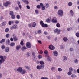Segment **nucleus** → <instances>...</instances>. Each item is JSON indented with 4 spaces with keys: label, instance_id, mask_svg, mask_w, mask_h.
<instances>
[{
    "label": "nucleus",
    "instance_id": "2f4dec72",
    "mask_svg": "<svg viewBox=\"0 0 79 79\" xmlns=\"http://www.w3.org/2000/svg\"><path fill=\"white\" fill-rule=\"evenodd\" d=\"M6 24V21H4L2 23V24L3 26H5Z\"/></svg>",
    "mask_w": 79,
    "mask_h": 79
},
{
    "label": "nucleus",
    "instance_id": "aec40b11",
    "mask_svg": "<svg viewBox=\"0 0 79 79\" xmlns=\"http://www.w3.org/2000/svg\"><path fill=\"white\" fill-rule=\"evenodd\" d=\"M9 50H10V48H9V47H7L5 49V52H8Z\"/></svg>",
    "mask_w": 79,
    "mask_h": 79
},
{
    "label": "nucleus",
    "instance_id": "ea45409f",
    "mask_svg": "<svg viewBox=\"0 0 79 79\" xmlns=\"http://www.w3.org/2000/svg\"><path fill=\"white\" fill-rule=\"evenodd\" d=\"M25 68L27 70H29V69L30 68L29 66H25Z\"/></svg>",
    "mask_w": 79,
    "mask_h": 79
},
{
    "label": "nucleus",
    "instance_id": "0eeeda50",
    "mask_svg": "<svg viewBox=\"0 0 79 79\" xmlns=\"http://www.w3.org/2000/svg\"><path fill=\"white\" fill-rule=\"evenodd\" d=\"M44 65H37L36 67V68L37 69L40 70L41 69H44Z\"/></svg>",
    "mask_w": 79,
    "mask_h": 79
},
{
    "label": "nucleus",
    "instance_id": "1a4fd4ad",
    "mask_svg": "<svg viewBox=\"0 0 79 79\" xmlns=\"http://www.w3.org/2000/svg\"><path fill=\"white\" fill-rule=\"evenodd\" d=\"M17 27L18 26H17V25L15 24L14 25H13V26L11 27L10 29H17Z\"/></svg>",
    "mask_w": 79,
    "mask_h": 79
},
{
    "label": "nucleus",
    "instance_id": "423d86ee",
    "mask_svg": "<svg viewBox=\"0 0 79 79\" xmlns=\"http://www.w3.org/2000/svg\"><path fill=\"white\" fill-rule=\"evenodd\" d=\"M52 55L53 56H57L58 55V53L56 51H53Z\"/></svg>",
    "mask_w": 79,
    "mask_h": 79
},
{
    "label": "nucleus",
    "instance_id": "20e7f679",
    "mask_svg": "<svg viewBox=\"0 0 79 79\" xmlns=\"http://www.w3.org/2000/svg\"><path fill=\"white\" fill-rule=\"evenodd\" d=\"M40 23L43 27H47L48 26L47 24H45L42 21H40Z\"/></svg>",
    "mask_w": 79,
    "mask_h": 79
},
{
    "label": "nucleus",
    "instance_id": "37998d69",
    "mask_svg": "<svg viewBox=\"0 0 79 79\" xmlns=\"http://www.w3.org/2000/svg\"><path fill=\"white\" fill-rule=\"evenodd\" d=\"M9 31V29L8 28H6L5 30V32H8Z\"/></svg>",
    "mask_w": 79,
    "mask_h": 79
},
{
    "label": "nucleus",
    "instance_id": "c85d7f7f",
    "mask_svg": "<svg viewBox=\"0 0 79 79\" xmlns=\"http://www.w3.org/2000/svg\"><path fill=\"white\" fill-rule=\"evenodd\" d=\"M36 26V23L35 22H33L32 24V27H35Z\"/></svg>",
    "mask_w": 79,
    "mask_h": 79
},
{
    "label": "nucleus",
    "instance_id": "6ab92c4d",
    "mask_svg": "<svg viewBox=\"0 0 79 79\" xmlns=\"http://www.w3.org/2000/svg\"><path fill=\"white\" fill-rule=\"evenodd\" d=\"M44 5L46 8H48V7H49V4L48 3H45Z\"/></svg>",
    "mask_w": 79,
    "mask_h": 79
},
{
    "label": "nucleus",
    "instance_id": "393cba45",
    "mask_svg": "<svg viewBox=\"0 0 79 79\" xmlns=\"http://www.w3.org/2000/svg\"><path fill=\"white\" fill-rule=\"evenodd\" d=\"M5 42V39H3L0 41V43L1 44H2L3 42Z\"/></svg>",
    "mask_w": 79,
    "mask_h": 79
},
{
    "label": "nucleus",
    "instance_id": "b1692460",
    "mask_svg": "<svg viewBox=\"0 0 79 79\" xmlns=\"http://www.w3.org/2000/svg\"><path fill=\"white\" fill-rule=\"evenodd\" d=\"M25 55H26L27 57H29L30 56V53H29V52H27L26 53Z\"/></svg>",
    "mask_w": 79,
    "mask_h": 79
},
{
    "label": "nucleus",
    "instance_id": "13d9d810",
    "mask_svg": "<svg viewBox=\"0 0 79 79\" xmlns=\"http://www.w3.org/2000/svg\"><path fill=\"white\" fill-rule=\"evenodd\" d=\"M35 12L36 14L39 13V10H36L35 11Z\"/></svg>",
    "mask_w": 79,
    "mask_h": 79
},
{
    "label": "nucleus",
    "instance_id": "cd10ccee",
    "mask_svg": "<svg viewBox=\"0 0 79 79\" xmlns=\"http://www.w3.org/2000/svg\"><path fill=\"white\" fill-rule=\"evenodd\" d=\"M57 70L59 72H61L62 71V69L61 68H59L57 69Z\"/></svg>",
    "mask_w": 79,
    "mask_h": 79
},
{
    "label": "nucleus",
    "instance_id": "052dcab7",
    "mask_svg": "<svg viewBox=\"0 0 79 79\" xmlns=\"http://www.w3.org/2000/svg\"><path fill=\"white\" fill-rule=\"evenodd\" d=\"M26 7L27 8V9H28L29 10L30 9V7H29V6L28 5Z\"/></svg>",
    "mask_w": 79,
    "mask_h": 79
},
{
    "label": "nucleus",
    "instance_id": "58836bf2",
    "mask_svg": "<svg viewBox=\"0 0 79 79\" xmlns=\"http://www.w3.org/2000/svg\"><path fill=\"white\" fill-rule=\"evenodd\" d=\"M76 35L77 37H79V33L77 32L76 34Z\"/></svg>",
    "mask_w": 79,
    "mask_h": 79
},
{
    "label": "nucleus",
    "instance_id": "7ed1b4c3",
    "mask_svg": "<svg viewBox=\"0 0 79 79\" xmlns=\"http://www.w3.org/2000/svg\"><path fill=\"white\" fill-rule=\"evenodd\" d=\"M51 22L54 23H57L58 21H57V18L56 17H54L52 18Z\"/></svg>",
    "mask_w": 79,
    "mask_h": 79
},
{
    "label": "nucleus",
    "instance_id": "39448f33",
    "mask_svg": "<svg viewBox=\"0 0 79 79\" xmlns=\"http://www.w3.org/2000/svg\"><path fill=\"white\" fill-rule=\"evenodd\" d=\"M54 32L55 33H56V34H60V33L61 32V29H59L58 28H56L55 30H54Z\"/></svg>",
    "mask_w": 79,
    "mask_h": 79
},
{
    "label": "nucleus",
    "instance_id": "c9c22d12",
    "mask_svg": "<svg viewBox=\"0 0 79 79\" xmlns=\"http://www.w3.org/2000/svg\"><path fill=\"white\" fill-rule=\"evenodd\" d=\"M55 67H52L51 68V71H54V70H55Z\"/></svg>",
    "mask_w": 79,
    "mask_h": 79
},
{
    "label": "nucleus",
    "instance_id": "6e6552de",
    "mask_svg": "<svg viewBox=\"0 0 79 79\" xmlns=\"http://www.w3.org/2000/svg\"><path fill=\"white\" fill-rule=\"evenodd\" d=\"M26 47H27V48H30L31 47V43L29 42H27L26 44Z\"/></svg>",
    "mask_w": 79,
    "mask_h": 79
},
{
    "label": "nucleus",
    "instance_id": "f8f14e48",
    "mask_svg": "<svg viewBox=\"0 0 79 79\" xmlns=\"http://www.w3.org/2000/svg\"><path fill=\"white\" fill-rule=\"evenodd\" d=\"M22 70L23 69H22V67H19L17 69V71L18 72H19V73H21V72L22 71Z\"/></svg>",
    "mask_w": 79,
    "mask_h": 79
},
{
    "label": "nucleus",
    "instance_id": "49530a36",
    "mask_svg": "<svg viewBox=\"0 0 79 79\" xmlns=\"http://www.w3.org/2000/svg\"><path fill=\"white\" fill-rule=\"evenodd\" d=\"M6 37L7 38H8L9 37H10V34H7L6 35Z\"/></svg>",
    "mask_w": 79,
    "mask_h": 79
},
{
    "label": "nucleus",
    "instance_id": "6e6d98bb",
    "mask_svg": "<svg viewBox=\"0 0 79 79\" xmlns=\"http://www.w3.org/2000/svg\"><path fill=\"white\" fill-rule=\"evenodd\" d=\"M38 58H39V59H40V58H42V56L41 55H39L38 56Z\"/></svg>",
    "mask_w": 79,
    "mask_h": 79
},
{
    "label": "nucleus",
    "instance_id": "de8ad7c7",
    "mask_svg": "<svg viewBox=\"0 0 79 79\" xmlns=\"http://www.w3.org/2000/svg\"><path fill=\"white\" fill-rule=\"evenodd\" d=\"M56 26L57 27H60V25L59 23H57L56 24Z\"/></svg>",
    "mask_w": 79,
    "mask_h": 79
},
{
    "label": "nucleus",
    "instance_id": "69168bd1",
    "mask_svg": "<svg viewBox=\"0 0 79 79\" xmlns=\"http://www.w3.org/2000/svg\"><path fill=\"white\" fill-rule=\"evenodd\" d=\"M37 7L38 9L40 8V6L38 5L37 6Z\"/></svg>",
    "mask_w": 79,
    "mask_h": 79
},
{
    "label": "nucleus",
    "instance_id": "774afa93",
    "mask_svg": "<svg viewBox=\"0 0 79 79\" xmlns=\"http://www.w3.org/2000/svg\"><path fill=\"white\" fill-rule=\"evenodd\" d=\"M77 5H79V0L77 1Z\"/></svg>",
    "mask_w": 79,
    "mask_h": 79
},
{
    "label": "nucleus",
    "instance_id": "bb28decb",
    "mask_svg": "<svg viewBox=\"0 0 79 79\" xmlns=\"http://www.w3.org/2000/svg\"><path fill=\"white\" fill-rule=\"evenodd\" d=\"M13 40L14 41H17L18 40V38L16 36H14L13 37Z\"/></svg>",
    "mask_w": 79,
    "mask_h": 79
},
{
    "label": "nucleus",
    "instance_id": "f704fd0d",
    "mask_svg": "<svg viewBox=\"0 0 79 79\" xmlns=\"http://www.w3.org/2000/svg\"><path fill=\"white\" fill-rule=\"evenodd\" d=\"M39 63L41 64V65H43L44 64V62L43 61H40Z\"/></svg>",
    "mask_w": 79,
    "mask_h": 79
},
{
    "label": "nucleus",
    "instance_id": "0e129e2a",
    "mask_svg": "<svg viewBox=\"0 0 79 79\" xmlns=\"http://www.w3.org/2000/svg\"><path fill=\"white\" fill-rule=\"evenodd\" d=\"M44 53L45 54H47V53H48V52L47 51H45L44 52Z\"/></svg>",
    "mask_w": 79,
    "mask_h": 79
},
{
    "label": "nucleus",
    "instance_id": "dca6fc26",
    "mask_svg": "<svg viewBox=\"0 0 79 79\" xmlns=\"http://www.w3.org/2000/svg\"><path fill=\"white\" fill-rule=\"evenodd\" d=\"M67 60V57L66 56H64L63 57V61L64 62H65Z\"/></svg>",
    "mask_w": 79,
    "mask_h": 79
},
{
    "label": "nucleus",
    "instance_id": "2eb2a0df",
    "mask_svg": "<svg viewBox=\"0 0 79 79\" xmlns=\"http://www.w3.org/2000/svg\"><path fill=\"white\" fill-rule=\"evenodd\" d=\"M70 13L71 16H73L74 15V12L72 10H70Z\"/></svg>",
    "mask_w": 79,
    "mask_h": 79
},
{
    "label": "nucleus",
    "instance_id": "a18cd8bd",
    "mask_svg": "<svg viewBox=\"0 0 79 79\" xmlns=\"http://www.w3.org/2000/svg\"><path fill=\"white\" fill-rule=\"evenodd\" d=\"M10 15H11V16L12 15H13V12L12 11H10Z\"/></svg>",
    "mask_w": 79,
    "mask_h": 79
},
{
    "label": "nucleus",
    "instance_id": "5fc2aeb1",
    "mask_svg": "<svg viewBox=\"0 0 79 79\" xmlns=\"http://www.w3.org/2000/svg\"><path fill=\"white\" fill-rule=\"evenodd\" d=\"M1 48L2 49H5V46L4 45H3L2 46Z\"/></svg>",
    "mask_w": 79,
    "mask_h": 79
},
{
    "label": "nucleus",
    "instance_id": "680f3d73",
    "mask_svg": "<svg viewBox=\"0 0 79 79\" xmlns=\"http://www.w3.org/2000/svg\"><path fill=\"white\" fill-rule=\"evenodd\" d=\"M60 48L61 49H63V48H63V46H60Z\"/></svg>",
    "mask_w": 79,
    "mask_h": 79
},
{
    "label": "nucleus",
    "instance_id": "338daca9",
    "mask_svg": "<svg viewBox=\"0 0 79 79\" xmlns=\"http://www.w3.org/2000/svg\"><path fill=\"white\" fill-rule=\"evenodd\" d=\"M15 23L16 24H18L19 23V21L18 20H16L15 21Z\"/></svg>",
    "mask_w": 79,
    "mask_h": 79
},
{
    "label": "nucleus",
    "instance_id": "5701e85b",
    "mask_svg": "<svg viewBox=\"0 0 79 79\" xmlns=\"http://www.w3.org/2000/svg\"><path fill=\"white\" fill-rule=\"evenodd\" d=\"M47 61H51V58L50 57L48 56V58H47Z\"/></svg>",
    "mask_w": 79,
    "mask_h": 79
},
{
    "label": "nucleus",
    "instance_id": "4be33fe9",
    "mask_svg": "<svg viewBox=\"0 0 79 79\" xmlns=\"http://www.w3.org/2000/svg\"><path fill=\"white\" fill-rule=\"evenodd\" d=\"M27 48H26V47L25 46H23L22 48V51H24L25 50H26Z\"/></svg>",
    "mask_w": 79,
    "mask_h": 79
},
{
    "label": "nucleus",
    "instance_id": "9b49d317",
    "mask_svg": "<svg viewBox=\"0 0 79 79\" xmlns=\"http://www.w3.org/2000/svg\"><path fill=\"white\" fill-rule=\"evenodd\" d=\"M40 5L42 7V10H45V6H44V5L42 3H40Z\"/></svg>",
    "mask_w": 79,
    "mask_h": 79
},
{
    "label": "nucleus",
    "instance_id": "a19ab883",
    "mask_svg": "<svg viewBox=\"0 0 79 79\" xmlns=\"http://www.w3.org/2000/svg\"><path fill=\"white\" fill-rule=\"evenodd\" d=\"M16 18L17 19H20V18H21V17L19 15H17L16 16Z\"/></svg>",
    "mask_w": 79,
    "mask_h": 79
},
{
    "label": "nucleus",
    "instance_id": "9d476101",
    "mask_svg": "<svg viewBox=\"0 0 79 79\" xmlns=\"http://www.w3.org/2000/svg\"><path fill=\"white\" fill-rule=\"evenodd\" d=\"M49 48L51 50H53L55 49V47L53 45H50L49 46Z\"/></svg>",
    "mask_w": 79,
    "mask_h": 79
},
{
    "label": "nucleus",
    "instance_id": "e2e57ef3",
    "mask_svg": "<svg viewBox=\"0 0 79 79\" xmlns=\"http://www.w3.org/2000/svg\"><path fill=\"white\" fill-rule=\"evenodd\" d=\"M28 26L29 27H32V26H31V24L30 23L28 24Z\"/></svg>",
    "mask_w": 79,
    "mask_h": 79
},
{
    "label": "nucleus",
    "instance_id": "603ef678",
    "mask_svg": "<svg viewBox=\"0 0 79 79\" xmlns=\"http://www.w3.org/2000/svg\"><path fill=\"white\" fill-rule=\"evenodd\" d=\"M41 32H42V31L40 30H38V34H41Z\"/></svg>",
    "mask_w": 79,
    "mask_h": 79
},
{
    "label": "nucleus",
    "instance_id": "473e14b6",
    "mask_svg": "<svg viewBox=\"0 0 79 79\" xmlns=\"http://www.w3.org/2000/svg\"><path fill=\"white\" fill-rule=\"evenodd\" d=\"M67 74L69 76H70L72 74V72H70L69 71L68 73H67Z\"/></svg>",
    "mask_w": 79,
    "mask_h": 79
},
{
    "label": "nucleus",
    "instance_id": "f257e3e1",
    "mask_svg": "<svg viewBox=\"0 0 79 79\" xmlns=\"http://www.w3.org/2000/svg\"><path fill=\"white\" fill-rule=\"evenodd\" d=\"M0 65L2 64V63H3L5 62V59L6 58V56H0Z\"/></svg>",
    "mask_w": 79,
    "mask_h": 79
},
{
    "label": "nucleus",
    "instance_id": "09e8293b",
    "mask_svg": "<svg viewBox=\"0 0 79 79\" xmlns=\"http://www.w3.org/2000/svg\"><path fill=\"white\" fill-rule=\"evenodd\" d=\"M69 50L71 52H73V51H74V49L73 48H70Z\"/></svg>",
    "mask_w": 79,
    "mask_h": 79
},
{
    "label": "nucleus",
    "instance_id": "79ce46f5",
    "mask_svg": "<svg viewBox=\"0 0 79 79\" xmlns=\"http://www.w3.org/2000/svg\"><path fill=\"white\" fill-rule=\"evenodd\" d=\"M56 77L57 79H61V76L60 75H57L56 76Z\"/></svg>",
    "mask_w": 79,
    "mask_h": 79
},
{
    "label": "nucleus",
    "instance_id": "72a5a7b5",
    "mask_svg": "<svg viewBox=\"0 0 79 79\" xmlns=\"http://www.w3.org/2000/svg\"><path fill=\"white\" fill-rule=\"evenodd\" d=\"M72 4H73L72 3V2H69L68 3V5L69 6H72Z\"/></svg>",
    "mask_w": 79,
    "mask_h": 79
},
{
    "label": "nucleus",
    "instance_id": "e433bc0d",
    "mask_svg": "<svg viewBox=\"0 0 79 79\" xmlns=\"http://www.w3.org/2000/svg\"><path fill=\"white\" fill-rule=\"evenodd\" d=\"M74 61L75 63H78V60L77 59H75Z\"/></svg>",
    "mask_w": 79,
    "mask_h": 79
},
{
    "label": "nucleus",
    "instance_id": "412c9836",
    "mask_svg": "<svg viewBox=\"0 0 79 79\" xmlns=\"http://www.w3.org/2000/svg\"><path fill=\"white\" fill-rule=\"evenodd\" d=\"M63 40L64 42H67L68 39V38H67V37H64L63 38Z\"/></svg>",
    "mask_w": 79,
    "mask_h": 79
},
{
    "label": "nucleus",
    "instance_id": "c03bdc74",
    "mask_svg": "<svg viewBox=\"0 0 79 79\" xmlns=\"http://www.w3.org/2000/svg\"><path fill=\"white\" fill-rule=\"evenodd\" d=\"M11 16L12 19H15V15H13Z\"/></svg>",
    "mask_w": 79,
    "mask_h": 79
},
{
    "label": "nucleus",
    "instance_id": "ddd939ff",
    "mask_svg": "<svg viewBox=\"0 0 79 79\" xmlns=\"http://www.w3.org/2000/svg\"><path fill=\"white\" fill-rule=\"evenodd\" d=\"M10 3L9 2L7 1L4 4L5 6H8V5H10Z\"/></svg>",
    "mask_w": 79,
    "mask_h": 79
},
{
    "label": "nucleus",
    "instance_id": "4468645a",
    "mask_svg": "<svg viewBox=\"0 0 79 79\" xmlns=\"http://www.w3.org/2000/svg\"><path fill=\"white\" fill-rule=\"evenodd\" d=\"M26 73V70L25 69H23L22 70V71L20 72V73L22 74H24Z\"/></svg>",
    "mask_w": 79,
    "mask_h": 79
},
{
    "label": "nucleus",
    "instance_id": "bf43d9fd",
    "mask_svg": "<svg viewBox=\"0 0 79 79\" xmlns=\"http://www.w3.org/2000/svg\"><path fill=\"white\" fill-rule=\"evenodd\" d=\"M8 24L9 25H11V21H10L9 22Z\"/></svg>",
    "mask_w": 79,
    "mask_h": 79
},
{
    "label": "nucleus",
    "instance_id": "a878e982",
    "mask_svg": "<svg viewBox=\"0 0 79 79\" xmlns=\"http://www.w3.org/2000/svg\"><path fill=\"white\" fill-rule=\"evenodd\" d=\"M15 45V43L14 42H12L10 44V46L11 47H14Z\"/></svg>",
    "mask_w": 79,
    "mask_h": 79
},
{
    "label": "nucleus",
    "instance_id": "3c124183",
    "mask_svg": "<svg viewBox=\"0 0 79 79\" xmlns=\"http://www.w3.org/2000/svg\"><path fill=\"white\" fill-rule=\"evenodd\" d=\"M46 22L47 23H49V22H50V19H48L46 20Z\"/></svg>",
    "mask_w": 79,
    "mask_h": 79
},
{
    "label": "nucleus",
    "instance_id": "f03ea898",
    "mask_svg": "<svg viewBox=\"0 0 79 79\" xmlns=\"http://www.w3.org/2000/svg\"><path fill=\"white\" fill-rule=\"evenodd\" d=\"M58 14L59 16L62 17L63 16V10L61 9H60L58 11Z\"/></svg>",
    "mask_w": 79,
    "mask_h": 79
},
{
    "label": "nucleus",
    "instance_id": "864d4df0",
    "mask_svg": "<svg viewBox=\"0 0 79 79\" xmlns=\"http://www.w3.org/2000/svg\"><path fill=\"white\" fill-rule=\"evenodd\" d=\"M24 2L26 3V4H28L29 3V2L28 1V0H25V2Z\"/></svg>",
    "mask_w": 79,
    "mask_h": 79
},
{
    "label": "nucleus",
    "instance_id": "7c9ffc66",
    "mask_svg": "<svg viewBox=\"0 0 79 79\" xmlns=\"http://www.w3.org/2000/svg\"><path fill=\"white\" fill-rule=\"evenodd\" d=\"M71 77H72V78H74L75 77H76V75L74 74H72L71 75Z\"/></svg>",
    "mask_w": 79,
    "mask_h": 79
},
{
    "label": "nucleus",
    "instance_id": "4d7b16f0",
    "mask_svg": "<svg viewBox=\"0 0 79 79\" xmlns=\"http://www.w3.org/2000/svg\"><path fill=\"white\" fill-rule=\"evenodd\" d=\"M41 79H48V78L46 77H42L41 78Z\"/></svg>",
    "mask_w": 79,
    "mask_h": 79
},
{
    "label": "nucleus",
    "instance_id": "a211bd4d",
    "mask_svg": "<svg viewBox=\"0 0 79 79\" xmlns=\"http://www.w3.org/2000/svg\"><path fill=\"white\" fill-rule=\"evenodd\" d=\"M6 45H9L10 44V40L9 39H7L6 41Z\"/></svg>",
    "mask_w": 79,
    "mask_h": 79
},
{
    "label": "nucleus",
    "instance_id": "f3484780",
    "mask_svg": "<svg viewBox=\"0 0 79 79\" xmlns=\"http://www.w3.org/2000/svg\"><path fill=\"white\" fill-rule=\"evenodd\" d=\"M21 45H17L16 47V49L17 50H19V49H20L21 48Z\"/></svg>",
    "mask_w": 79,
    "mask_h": 79
},
{
    "label": "nucleus",
    "instance_id": "8fccbe9b",
    "mask_svg": "<svg viewBox=\"0 0 79 79\" xmlns=\"http://www.w3.org/2000/svg\"><path fill=\"white\" fill-rule=\"evenodd\" d=\"M20 45H21L22 46H23V45H24V42H23V41H22L21 42Z\"/></svg>",
    "mask_w": 79,
    "mask_h": 79
},
{
    "label": "nucleus",
    "instance_id": "c756f323",
    "mask_svg": "<svg viewBox=\"0 0 79 79\" xmlns=\"http://www.w3.org/2000/svg\"><path fill=\"white\" fill-rule=\"evenodd\" d=\"M69 71L72 72L73 71V69L72 67H70L69 69Z\"/></svg>",
    "mask_w": 79,
    "mask_h": 79
},
{
    "label": "nucleus",
    "instance_id": "4c0bfd02",
    "mask_svg": "<svg viewBox=\"0 0 79 79\" xmlns=\"http://www.w3.org/2000/svg\"><path fill=\"white\" fill-rule=\"evenodd\" d=\"M33 60L34 61H36L37 60V58L35 56H34L33 58Z\"/></svg>",
    "mask_w": 79,
    "mask_h": 79
}]
</instances>
